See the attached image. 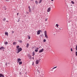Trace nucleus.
I'll return each instance as SVG.
<instances>
[{"instance_id":"f257e3e1","label":"nucleus","mask_w":77,"mask_h":77,"mask_svg":"<svg viewBox=\"0 0 77 77\" xmlns=\"http://www.w3.org/2000/svg\"><path fill=\"white\" fill-rule=\"evenodd\" d=\"M44 33H45V38H46L47 39H48V36L47 35V31H45Z\"/></svg>"},{"instance_id":"f03ea898","label":"nucleus","mask_w":77,"mask_h":77,"mask_svg":"<svg viewBox=\"0 0 77 77\" xmlns=\"http://www.w3.org/2000/svg\"><path fill=\"white\" fill-rule=\"evenodd\" d=\"M40 60L41 59L37 60L35 62L36 64L37 65L38 64V63H39V62H40Z\"/></svg>"},{"instance_id":"7ed1b4c3","label":"nucleus","mask_w":77,"mask_h":77,"mask_svg":"<svg viewBox=\"0 0 77 77\" xmlns=\"http://www.w3.org/2000/svg\"><path fill=\"white\" fill-rule=\"evenodd\" d=\"M5 48L3 46H1V47H0V50H5Z\"/></svg>"},{"instance_id":"20e7f679","label":"nucleus","mask_w":77,"mask_h":77,"mask_svg":"<svg viewBox=\"0 0 77 77\" xmlns=\"http://www.w3.org/2000/svg\"><path fill=\"white\" fill-rule=\"evenodd\" d=\"M17 50L20 52L21 51H22V48H19L17 49Z\"/></svg>"},{"instance_id":"39448f33","label":"nucleus","mask_w":77,"mask_h":77,"mask_svg":"<svg viewBox=\"0 0 77 77\" xmlns=\"http://www.w3.org/2000/svg\"><path fill=\"white\" fill-rule=\"evenodd\" d=\"M43 51H44V49L42 48V49H41L40 51H39V53H42V52H43Z\"/></svg>"},{"instance_id":"423d86ee","label":"nucleus","mask_w":77,"mask_h":77,"mask_svg":"<svg viewBox=\"0 0 77 77\" xmlns=\"http://www.w3.org/2000/svg\"><path fill=\"white\" fill-rule=\"evenodd\" d=\"M51 11V8L50 7L47 10L48 12H49Z\"/></svg>"},{"instance_id":"0eeeda50","label":"nucleus","mask_w":77,"mask_h":77,"mask_svg":"<svg viewBox=\"0 0 77 77\" xmlns=\"http://www.w3.org/2000/svg\"><path fill=\"white\" fill-rule=\"evenodd\" d=\"M28 57H29V59H32V57H31V55L30 54H28Z\"/></svg>"},{"instance_id":"6e6552de","label":"nucleus","mask_w":77,"mask_h":77,"mask_svg":"<svg viewBox=\"0 0 77 77\" xmlns=\"http://www.w3.org/2000/svg\"><path fill=\"white\" fill-rule=\"evenodd\" d=\"M17 63H18L20 62V61H21V60L20 58H18L17 60Z\"/></svg>"},{"instance_id":"1a4fd4ad","label":"nucleus","mask_w":77,"mask_h":77,"mask_svg":"<svg viewBox=\"0 0 77 77\" xmlns=\"http://www.w3.org/2000/svg\"><path fill=\"white\" fill-rule=\"evenodd\" d=\"M0 77H5V76H4L3 74L2 73H0Z\"/></svg>"},{"instance_id":"9d476101","label":"nucleus","mask_w":77,"mask_h":77,"mask_svg":"<svg viewBox=\"0 0 77 77\" xmlns=\"http://www.w3.org/2000/svg\"><path fill=\"white\" fill-rule=\"evenodd\" d=\"M5 35L8 36V32H5Z\"/></svg>"},{"instance_id":"9b49d317","label":"nucleus","mask_w":77,"mask_h":77,"mask_svg":"<svg viewBox=\"0 0 77 77\" xmlns=\"http://www.w3.org/2000/svg\"><path fill=\"white\" fill-rule=\"evenodd\" d=\"M40 32L39 31V30H38V31H37V35H39V34H40Z\"/></svg>"},{"instance_id":"f8f14e48","label":"nucleus","mask_w":77,"mask_h":77,"mask_svg":"<svg viewBox=\"0 0 77 77\" xmlns=\"http://www.w3.org/2000/svg\"><path fill=\"white\" fill-rule=\"evenodd\" d=\"M29 44L27 43L26 45V47L27 48H29Z\"/></svg>"},{"instance_id":"ddd939ff","label":"nucleus","mask_w":77,"mask_h":77,"mask_svg":"<svg viewBox=\"0 0 77 77\" xmlns=\"http://www.w3.org/2000/svg\"><path fill=\"white\" fill-rule=\"evenodd\" d=\"M19 65H21L22 63H23V62H22V61H19Z\"/></svg>"},{"instance_id":"4468645a","label":"nucleus","mask_w":77,"mask_h":77,"mask_svg":"<svg viewBox=\"0 0 77 77\" xmlns=\"http://www.w3.org/2000/svg\"><path fill=\"white\" fill-rule=\"evenodd\" d=\"M40 36L41 37V38L42 37H44V34H41L40 35Z\"/></svg>"},{"instance_id":"2eb2a0df","label":"nucleus","mask_w":77,"mask_h":77,"mask_svg":"<svg viewBox=\"0 0 77 77\" xmlns=\"http://www.w3.org/2000/svg\"><path fill=\"white\" fill-rule=\"evenodd\" d=\"M32 56H35V51H34L32 52Z\"/></svg>"},{"instance_id":"dca6fc26","label":"nucleus","mask_w":77,"mask_h":77,"mask_svg":"<svg viewBox=\"0 0 77 77\" xmlns=\"http://www.w3.org/2000/svg\"><path fill=\"white\" fill-rule=\"evenodd\" d=\"M13 45H16L17 44V42H13Z\"/></svg>"},{"instance_id":"f3484780","label":"nucleus","mask_w":77,"mask_h":77,"mask_svg":"<svg viewBox=\"0 0 77 77\" xmlns=\"http://www.w3.org/2000/svg\"><path fill=\"white\" fill-rule=\"evenodd\" d=\"M35 3L37 5H38V2L37 1H35Z\"/></svg>"},{"instance_id":"a211bd4d","label":"nucleus","mask_w":77,"mask_h":77,"mask_svg":"<svg viewBox=\"0 0 77 77\" xmlns=\"http://www.w3.org/2000/svg\"><path fill=\"white\" fill-rule=\"evenodd\" d=\"M8 44V42H5V45H7V44Z\"/></svg>"},{"instance_id":"6ab92c4d","label":"nucleus","mask_w":77,"mask_h":77,"mask_svg":"<svg viewBox=\"0 0 77 77\" xmlns=\"http://www.w3.org/2000/svg\"><path fill=\"white\" fill-rule=\"evenodd\" d=\"M19 47H20V46H19V45H17V46L16 48H17V49H18V48H19Z\"/></svg>"},{"instance_id":"aec40b11","label":"nucleus","mask_w":77,"mask_h":77,"mask_svg":"<svg viewBox=\"0 0 77 77\" xmlns=\"http://www.w3.org/2000/svg\"><path fill=\"white\" fill-rule=\"evenodd\" d=\"M71 3L72 4H74V1H71Z\"/></svg>"},{"instance_id":"412c9836","label":"nucleus","mask_w":77,"mask_h":77,"mask_svg":"<svg viewBox=\"0 0 77 77\" xmlns=\"http://www.w3.org/2000/svg\"><path fill=\"white\" fill-rule=\"evenodd\" d=\"M29 12H32V11L31 10V9L30 8L29 9Z\"/></svg>"},{"instance_id":"4be33fe9","label":"nucleus","mask_w":77,"mask_h":77,"mask_svg":"<svg viewBox=\"0 0 77 77\" xmlns=\"http://www.w3.org/2000/svg\"><path fill=\"white\" fill-rule=\"evenodd\" d=\"M39 3H41V2H42V0H40L39 1Z\"/></svg>"},{"instance_id":"5701e85b","label":"nucleus","mask_w":77,"mask_h":77,"mask_svg":"<svg viewBox=\"0 0 77 77\" xmlns=\"http://www.w3.org/2000/svg\"><path fill=\"white\" fill-rule=\"evenodd\" d=\"M56 26H57V27H59V24H57L56 25Z\"/></svg>"},{"instance_id":"b1692460","label":"nucleus","mask_w":77,"mask_h":77,"mask_svg":"<svg viewBox=\"0 0 77 77\" xmlns=\"http://www.w3.org/2000/svg\"><path fill=\"white\" fill-rule=\"evenodd\" d=\"M3 21H6V18H4L3 19Z\"/></svg>"},{"instance_id":"393cba45","label":"nucleus","mask_w":77,"mask_h":77,"mask_svg":"<svg viewBox=\"0 0 77 77\" xmlns=\"http://www.w3.org/2000/svg\"><path fill=\"white\" fill-rule=\"evenodd\" d=\"M43 42H46V39H44L43 40Z\"/></svg>"},{"instance_id":"a878e982","label":"nucleus","mask_w":77,"mask_h":77,"mask_svg":"<svg viewBox=\"0 0 77 77\" xmlns=\"http://www.w3.org/2000/svg\"><path fill=\"white\" fill-rule=\"evenodd\" d=\"M35 52H38V50L36 49L35 50Z\"/></svg>"},{"instance_id":"bb28decb","label":"nucleus","mask_w":77,"mask_h":77,"mask_svg":"<svg viewBox=\"0 0 77 77\" xmlns=\"http://www.w3.org/2000/svg\"><path fill=\"white\" fill-rule=\"evenodd\" d=\"M36 48V46H33L32 48V49H33V48Z\"/></svg>"},{"instance_id":"cd10ccee","label":"nucleus","mask_w":77,"mask_h":77,"mask_svg":"<svg viewBox=\"0 0 77 77\" xmlns=\"http://www.w3.org/2000/svg\"><path fill=\"white\" fill-rule=\"evenodd\" d=\"M28 39H30V35L28 36Z\"/></svg>"},{"instance_id":"c85d7f7f","label":"nucleus","mask_w":77,"mask_h":77,"mask_svg":"<svg viewBox=\"0 0 77 77\" xmlns=\"http://www.w3.org/2000/svg\"><path fill=\"white\" fill-rule=\"evenodd\" d=\"M20 52L19 51H17V53H19Z\"/></svg>"},{"instance_id":"c756f323","label":"nucleus","mask_w":77,"mask_h":77,"mask_svg":"<svg viewBox=\"0 0 77 77\" xmlns=\"http://www.w3.org/2000/svg\"><path fill=\"white\" fill-rule=\"evenodd\" d=\"M57 68V66H55V67H54V68H53V69H55V68Z\"/></svg>"},{"instance_id":"7c9ffc66","label":"nucleus","mask_w":77,"mask_h":77,"mask_svg":"<svg viewBox=\"0 0 77 77\" xmlns=\"http://www.w3.org/2000/svg\"><path fill=\"white\" fill-rule=\"evenodd\" d=\"M36 50H39V48L36 47Z\"/></svg>"},{"instance_id":"2f4dec72","label":"nucleus","mask_w":77,"mask_h":77,"mask_svg":"<svg viewBox=\"0 0 77 77\" xmlns=\"http://www.w3.org/2000/svg\"><path fill=\"white\" fill-rule=\"evenodd\" d=\"M19 42H20V43H22V41L20 40L19 41Z\"/></svg>"},{"instance_id":"473e14b6","label":"nucleus","mask_w":77,"mask_h":77,"mask_svg":"<svg viewBox=\"0 0 77 77\" xmlns=\"http://www.w3.org/2000/svg\"><path fill=\"white\" fill-rule=\"evenodd\" d=\"M75 55L76 56H77V51H76V52H75Z\"/></svg>"},{"instance_id":"72a5a7b5","label":"nucleus","mask_w":77,"mask_h":77,"mask_svg":"<svg viewBox=\"0 0 77 77\" xmlns=\"http://www.w3.org/2000/svg\"><path fill=\"white\" fill-rule=\"evenodd\" d=\"M20 21V19H18V20L17 21V22H18Z\"/></svg>"},{"instance_id":"f704fd0d","label":"nucleus","mask_w":77,"mask_h":77,"mask_svg":"<svg viewBox=\"0 0 77 77\" xmlns=\"http://www.w3.org/2000/svg\"><path fill=\"white\" fill-rule=\"evenodd\" d=\"M39 31L40 33H41V32H42V31L41 30H39Z\"/></svg>"},{"instance_id":"c9c22d12","label":"nucleus","mask_w":77,"mask_h":77,"mask_svg":"<svg viewBox=\"0 0 77 77\" xmlns=\"http://www.w3.org/2000/svg\"><path fill=\"white\" fill-rule=\"evenodd\" d=\"M48 20V19L46 18V19H45V21H47Z\"/></svg>"},{"instance_id":"e433bc0d","label":"nucleus","mask_w":77,"mask_h":77,"mask_svg":"<svg viewBox=\"0 0 77 77\" xmlns=\"http://www.w3.org/2000/svg\"><path fill=\"white\" fill-rule=\"evenodd\" d=\"M71 51H72V48H71Z\"/></svg>"},{"instance_id":"4c0bfd02","label":"nucleus","mask_w":77,"mask_h":77,"mask_svg":"<svg viewBox=\"0 0 77 77\" xmlns=\"http://www.w3.org/2000/svg\"><path fill=\"white\" fill-rule=\"evenodd\" d=\"M28 8H29V9H30V6H28Z\"/></svg>"},{"instance_id":"58836bf2","label":"nucleus","mask_w":77,"mask_h":77,"mask_svg":"<svg viewBox=\"0 0 77 77\" xmlns=\"http://www.w3.org/2000/svg\"><path fill=\"white\" fill-rule=\"evenodd\" d=\"M19 74H20V75H21V72H20L19 73Z\"/></svg>"},{"instance_id":"ea45409f","label":"nucleus","mask_w":77,"mask_h":77,"mask_svg":"<svg viewBox=\"0 0 77 77\" xmlns=\"http://www.w3.org/2000/svg\"><path fill=\"white\" fill-rule=\"evenodd\" d=\"M57 32H60V29H58V30H57Z\"/></svg>"},{"instance_id":"a19ab883","label":"nucleus","mask_w":77,"mask_h":77,"mask_svg":"<svg viewBox=\"0 0 77 77\" xmlns=\"http://www.w3.org/2000/svg\"><path fill=\"white\" fill-rule=\"evenodd\" d=\"M32 65H34V63L33 62V63L32 64Z\"/></svg>"},{"instance_id":"79ce46f5","label":"nucleus","mask_w":77,"mask_h":77,"mask_svg":"<svg viewBox=\"0 0 77 77\" xmlns=\"http://www.w3.org/2000/svg\"><path fill=\"white\" fill-rule=\"evenodd\" d=\"M18 14H19V13H18L17 14V16H18Z\"/></svg>"},{"instance_id":"37998d69","label":"nucleus","mask_w":77,"mask_h":77,"mask_svg":"<svg viewBox=\"0 0 77 77\" xmlns=\"http://www.w3.org/2000/svg\"><path fill=\"white\" fill-rule=\"evenodd\" d=\"M26 13L27 14H29V12H27Z\"/></svg>"},{"instance_id":"c03bdc74","label":"nucleus","mask_w":77,"mask_h":77,"mask_svg":"<svg viewBox=\"0 0 77 77\" xmlns=\"http://www.w3.org/2000/svg\"><path fill=\"white\" fill-rule=\"evenodd\" d=\"M14 33V31H12V33Z\"/></svg>"},{"instance_id":"a18cd8bd","label":"nucleus","mask_w":77,"mask_h":77,"mask_svg":"<svg viewBox=\"0 0 77 77\" xmlns=\"http://www.w3.org/2000/svg\"><path fill=\"white\" fill-rule=\"evenodd\" d=\"M6 2H9V0H6Z\"/></svg>"},{"instance_id":"49530a36","label":"nucleus","mask_w":77,"mask_h":77,"mask_svg":"<svg viewBox=\"0 0 77 77\" xmlns=\"http://www.w3.org/2000/svg\"><path fill=\"white\" fill-rule=\"evenodd\" d=\"M5 65H6V66H7V62L6 63Z\"/></svg>"},{"instance_id":"de8ad7c7","label":"nucleus","mask_w":77,"mask_h":77,"mask_svg":"<svg viewBox=\"0 0 77 77\" xmlns=\"http://www.w3.org/2000/svg\"><path fill=\"white\" fill-rule=\"evenodd\" d=\"M32 59L33 60V59H34V57H32Z\"/></svg>"},{"instance_id":"09e8293b","label":"nucleus","mask_w":77,"mask_h":77,"mask_svg":"<svg viewBox=\"0 0 77 77\" xmlns=\"http://www.w3.org/2000/svg\"><path fill=\"white\" fill-rule=\"evenodd\" d=\"M51 71H53V69H51Z\"/></svg>"},{"instance_id":"8fccbe9b","label":"nucleus","mask_w":77,"mask_h":77,"mask_svg":"<svg viewBox=\"0 0 77 77\" xmlns=\"http://www.w3.org/2000/svg\"><path fill=\"white\" fill-rule=\"evenodd\" d=\"M51 1H52V2H53V1H54V0H51Z\"/></svg>"},{"instance_id":"3c124183","label":"nucleus","mask_w":77,"mask_h":77,"mask_svg":"<svg viewBox=\"0 0 77 77\" xmlns=\"http://www.w3.org/2000/svg\"><path fill=\"white\" fill-rule=\"evenodd\" d=\"M8 20H7V21H6V22H8Z\"/></svg>"},{"instance_id":"603ef678","label":"nucleus","mask_w":77,"mask_h":77,"mask_svg":"<svg viewBox=\"0 0 77 77\" xmlns=\"http://www.w3.org/2000/svg\"><path fill=\"white\" fill-rule=\"evenodd\" d=\"M6 8V7L5 6L4 7V8Z\"/></svg>"},{"instance_id":"864d4df0","label":"nucleus","mask_w":77,"mask_h":77,"mask_svg":"<svg viewBox=\"0 0 77 77\" xmlns=\"http://www.w3.org/2000/svg\"><path fill=\"white\" fill-rule=\"evenodd\" d=\"M14 10L15 11H16V9H14Z\"/></svg>"},{"instance_id":"5fc2aeb1","label":"nucleus","mask_w":77,"mask_h":77,"mask_svg":"<svg viewBox=\"0 0 77 77\" xmlns=\"http://www.w3.org/2000/svg\"><path fill=\"white\" fill-rule=\"evenodd\" d=\"M5 10H6V8L5 9Z\"/></svg>"},{"instance_id":"6e6d98bb","label":"nucleus","mask_w":77,"mask_h":77,"mask_svg":"<svg viewBox=\"0 0 77 77\" xmlns=\"http://www.w3.org/2000/svg\"><path fill=\"white\" fill-rule=\"evenodd\" d=\"M60 29L59 30H61V29H60V28H59Z\"/></svg>"},{"instance_id":"4d7b16f0","label":"nucleus","mask_w":77,"mask_h":77,"mask_svg":"<svg viewBox=\"0 0 77 77\" xmlns=\"http://www.w3.org/2000/svg\"><path fill=\"white\" fill-rule=\"evenodd\" d=\"M40 47H41V46H40L39 48H40Z\"/></svg>"},{"instance_id":"13d9d810","label":"nucleus","mask_w":77,"mask_h":77,"mask_svg":"<svg viewBox=\"0 0 77 77\" xmlns=\"http://www.w3.org/2000/svg\"><path fill=\"white\" fill-rule=\"evenodd\" d=\"M31 1H33V0H31Z\"/></svg>"},{"instance_id":"bf43d9fd","label":"nucleus","mask_w":77,"mask_h":77,"mask_svg":"<svg viewBox=\"0 0 77 77\" xmlns=\"http://www.w3.org/2000/svg\"><path fill=\"white\" fill-rule=\"evenodd\" d=\"M71 77H72V76H71Z\"/></svg>"}]
</instances>
